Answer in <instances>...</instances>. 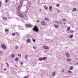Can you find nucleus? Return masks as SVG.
Wrapping results in <instances>:
<instances>
[{
  "label": "nucleus",
  "instance_id": "f257e3e1",
  "mask_svg": "<svg viewBox=\"0 0 78 78\" xmlns=\"http://www.w3.org/2000/svg\"><path fill=\"white\" fill-rule=\"evenodd\" d=\"M33 30L35 31L36 32H38L39 31V29L36 26H35Z\"/></svg>",
  "mask_w": 78,
  "mask_h": 78
},
{
  "label": "nucleus",
  "instance_id": "f03ea898",
  "mask_svg": "<svg viewBox=\"0 0 78 78\" xmlns=\"http://www.w3.org/2000/svg\"><path fill=\"white\" fill-rule=\"evenodd\" d=\"M1 47L4 50H6V49L7 48L6 46L4 44H2L1 45Z\"/></svg>",
  "mask_w": 78,
  "mask_h": 78
},
{
  "label": "nucleus",
  "instance_id": "7ed1b4c3",
  "mask_svg": "<svg viewBox=\"0 0 78 78\" xmlns=\"http://www.w3.org/2000/svg\"><path fill=\"white\" fill-rule=\"evenodd\" d=\"M65 55L68 58H69L70 57V54L69 52H66L65 53Z\"/></svg>",
  "mask_w": 78,
  "mask_h": 78
},
{
  "label": "nucleus",
  "instance_id": "20e7f679",
  "mask_svg": "<svg viewBox=\"0 0 78 78\" xmlns=\"http://www.w3.org/2000/svg\"><path fill=\"white\" fill-rule=\"evenodd\" d=\"M43 48L46 49V50H48L49 49V47L45 46H43Z\"/></svg>",
  "mask_w": 78,
  "mask_h": 78
},
{
  "label": "nucleus",
  "instance_id": "39448f33",
  "mask_svg": "<svg viewBox=\"0 0 78 78\" xmlns=\"http://www.w3.org/2000/svg\"><path fill=\"white\" fill-rule=\"evenodd\" d=\"M18 14L19 16L20 17H22V18L23 17V15L21 14V13L19 12H18Z\"/></svg>",
  "mask_w": 78,
  "mask_h": 78
},
{
  "label": "nucleus",
  "instance_id": "423d86ee",
  "mask_svg": "<svg viewBox=\"0 0 78 78\" xmlns=\"http://www.w3.org/2000/svg\"><path fill=\"white\" fill-rule=\"evenodd\" d=\"M54 27H55V28H57V29H58V28H59V26L56 24H54Z\"/></svg>",
  "mask_w": 78,
  "mask_h": 78
},
{
  "label": "nucleus",
  "instance_id": "0eeeda50",
  "mask_svg": "<svg viewBox=\"0 0 78 78\" xmlns=\"http://www.w3.org/2000/svg\"><path fill=\"white\" fill-rule=\"evenodd\" d=\"M26 27H28V28H31V25L27 24L26 25Z\"/></svg>",
  "mask_w": 78,
  "mask_h": 78
},
{
  "label": "nucleus",
  "instance_id": "6e6552de",
  "mask_svg": "<svg viewBox=\"0 0 78 78\" xmlns=\"http://www.w3.org/2000/svg\"><path fill=\"white\" fill-rule=\"evenodd\" d=\"M24 58L25 59H28V55H26L24 57Z\"/></svg>",
  "mask_w": 78,
  "mask_h": 78
},
{
  "label": "nucleus",
  "instance_id": "1a4fd4ad",
  "mask_svg": "<svg viewBox=\"0 0 78 78\" xmlns=\"http://www.w3.org/2000/svg\"><path fill=\"white\" fill-rule=\"evenodd\" d=\"M22 7V5H20L18 8V11H20V8Z\"/></svg>",
  "mask_w": 78,
  "mask_h": 78
},
{
  "label": "nucleus",
  "instance_id": "9d476101",
  "mask_svg": "<svg viewBox=\"0 0 78 78\" xmlns=\"http://www.w3.org/2000/svg\"><path fill=\"white\" fill-rule=\"evenodd\" d=\"M49 8V11H50V12H51V11H52V6H50Z\"/></svg>",
  "mask_w": 78,
  "mask_h": 78
},
{
  "label": "nucleus",
  "instance_id": "9b49d317",
  "mask_svg": "<svg viewBox=\"0 0 78 78\" xmlns=\"http://www.w3.org/2000/svg\"><path fill=\"white\" fill-rule=\"evenodd\" d=\"M55 23H60L61 24L62 23L60 21H55Z\"/></svg>",
  "mask_w": 78,
  "mask_h": 78
},
{
  "label": "nucleus",
  "instance_id": "f8f14e48",
  "mask_svg": "<svg viewBox=\"0 0 78 78\" xmlns=\"http://www.w3.org/2000/svg\"><path fill=\"white\" fill-rule=\"evenodd\" d=\"M66 61L68 62H70L71 61V59L69 58H66Z\"/></svg>",
  "mask_w": 78,
  "mask_h": 78
},
{
  "label": "nucleus",
  "instance_id": "ddd939ff",
  "mask_svg": "<svg viewBox=\"0 0 78 78\" xmlns=\"http://www.w3.org/2000/svg\"><path fill=\"white\" fill-rule=\"evenodd\" d=\"M30 6V4H29V5H28L27 6H26V8H27V9H29V7Z\"/></svg>",
  "mask_w": 78,
  "mask_h": 78
},
{
  "label": "nucleus",
  "instance_id": "4468645a",
  "mask_svg": "<svg viewBox=\"0 0 78 78\" xmlns=\"http://www.w3.org/2000/svg\"><path fill=\"white\" fill-rule=\"evenodd\" d=\"M55 75H56V72H54L52 73V76H55Z\"/></svg>",
  "mask_w": 78,
  "mask_h": 78
},
{
  "label": "nucleus",
  "instance_id": "2eb2a0df",
  "mask_svg": "<svg viewBox=\"0 0 78 78\" xmlns=\"http://www.w3.org/2000/svg\"><path fill=\"white\" fill-rule=\"evenodd\" d=\"M27 42L28 43H30L31 42V40L30 39H28L27 40Z\"/></svg>",
  "mask_w": 78,
  "mask_h": 78
},
{
  "label": "nucleus",
  "instance_id": "dca6fc26",
  "mask_svg": "<svg viewBox=\"0 0 78 78\" xmlns=\"http://www.w3.org/2000/svg\"><path fill=\"white\" fill-rule=\"evenodd\" d=\"M44 8L45 9H46V10H47L48 9V7L47 6L44 5Z\"/></svg>",
  "mask_w": 78,
  "mask_h": 78
},
{
  "label": "nucleus",
  "instance_id": "f3484780",
  "mask_svg": "<svg viewBox=\"0 0 78 78\" xmlns=\"http://www.w3.org/2000/svg\"><path fill=\"white\" fill-rule=\"evenodd\" d=\"M43 61H45L46 60V59H47V57H44L42 58Z\"/></svg>",
  "mask_w": 78,
  "mask_h": 78
},
{
  "label": "nucleus",
  "instance_id": "a211bd4d",
  "mask_svg": "<svg viewBox=\"0 0 78 78\" xmlns=\"http://www.w3.org/2000/svg\"><path fill=\"white\" fill-rule=\"evenodd\" d=\"M76 10V8H73V11L75 12Z\"/></svg>",
  "mask_w": 78,
  "mask_h": 78
},
{
  "label": "nucleus",
  "instance_id": "6ab92c4d",
  "mask_svg": "<svg viewBox=\"0 0 78 78\" xmlns=\"http://www.w3.org/2000/svg\"><path fill=\"white\" fill-rule=\"evenodd\" d=\"M15 56V55L14 54H12V55L11 56V58H13Z\"/></svg>",
  "mask_w": 78,
  "mask_h": 78
},
{
  "label": "nucleus",
  "instance_id": "aec40b11",
  "mask_svg": "<svg viewBox=\"0 0 78 78\" xmlns=\"http://www.w3.org/2000/svg\"><path fill=\"white\" fill-rule=\"evenodd\" d=\"M41 24L42 25H45V23H44V22H42L41 23Z\"/></svg>",
  "mask_w": 78,
  "mask_h": 78
},
{
  "label": "nucleus",
  "instance_id": "412c9836",
  "mask_svg": "<svg viewBox=\"0 0 78 78\" xmlns=\"http://www.w3.org/2000/svg\"><path fill=\"white\" fill-rule=\"evenodd\" d=\"M5 31L6 33H8V32H9V30L8 29H6Z\"/></svg>",
  "mask_w": 78,
  "mask_h": 78
},
{
  "label": "nucleus",
  "instance_id": "4be33fe9",
  "mask_svg": "<svg viewBox=\"0 0 78 78\" xmlns=\"http://www.w3.org/2000/svg\"><path fill=\"white\" fill-rule=\"evenodd\" d=\"M19 57L16 58L15 59V60L16 61H17L18 60H19Z\"/></svg>",
  "mask_w": 78,
  "mask_h": 78
},
{
  "label": "nucleus",
  "instance_id": "5701e85b",
  "mask_svg": "<svg viewBox=\"0 0 78 78\" xmlns=\"http://www.w3.org/2000/svg\"><path fill=\"white\" fill-rule=\"evenodd\" d=\"M70 30V27H68V28H67V30L68 31H69V30Z\"/></svg>",
  "mask_w": 78,
  "mask_h": 78
},
{
  "label": "nucleus",
  "instance_id": "b1692460",
  "mask_svg": "<svg viewBox=\"0 0 78 78\" xmlns=\"http://www.w3.org/2000/svg\"><path fill=\"white\" fill-rule=\"evenodd\" d=\"M67 72H68V73H72V71L70 70H69L67 71Z\"/></svg>",
  "mask_w": 78,
  "mask_h": 78
},
{
  "label": "nucleus",
  "instance_id": "393cba45",
  "mask_svg": "<svg viewBox=\"0 0 78 78\" xmlns=\"http://www.w3.org/2000/svg\"><path fill=\"white\" fill-rule=\"evenodd\" d=\"M6 64L7 65V67H8V68H9V64H8V63H6Z\"/></svg>",
  "mask_w": 78,
  "mask_h": 78
},
{
  "label": "nucleus",
  "instance_id": "a878e982",
  "mask_svg": "<svg viewBox=\"0 0 78 78\" xmlns=\"http://www.w3.org/2000/svg\"><path fill=\"white\" fill-rule=\"evenodd\" d=\"M39 61H42V60H43L42 58V57L40 58H39Z\"/></svg>",
  "mask_w": 78,
  "mask_h": 78
},
{
  "label": "nucleus",
  "instance_id": "bb28decb",
  "mask_svg": "<svg viewBox=\"0 0 78 78\" xmlns=\"http://www.w3.org/2000/svg\"><path fill=\"white\" fill-rule=\"evenodd\" d=\"M56 6L57 7H58V8H59V4H58L56 5Z\"/></svg>",
  "mask_w": 78,
  "mask_h": 78
},
{
  "label": "nucleus",
  "instance_id": "cd10ccee",
  "mask_svg": "<svg viewBox=\"0 0 78 78\" xmlns=\"http://www.w3.org/2000/svg\"><path fill=\"white\" fill-rule=\"evenodd\" d=\"M73 37V35H70L69 37L70 38H72V37Z\"/></svg>",
  "mask_w": 78,
  "mask_h": 78
},
{
  "label": "nucleus",
  "instance_id": "c85d7f7f",
  "mask_svg": "<svg viewBox=\"0 0 78 78\" xmlns=\"http://www.w3.org/2000/svg\"><path fill=\"white\" fill-rule=\"evenodd\" d=\"M70 32L71 33H73V30H70Z\"/></svg>",
  "mask_w": 78,
  "mask_h": 78
},
{
  "label": "nucleus",
  "instance_id": "c756f323",
  "mask_svg": "<svg viewBox=\"0 0 78 78\" xmlns=\"http://www.w3.org/2000/svg\"><path fill=\"white\" fill-rule=\"evenodd\" d=\"M32 41H33V42H36V40L35 39H32Z\"/></svg>",
  "mask_w": 78,
  "mask_h": 78
},
{
  "label": "nucleus",
  "instance_id": "7c9ffc66",
  "mask_svg": "<svg viewBox=\"0 0 78 78\" xmlns=\"http://www.w3.org/2000/svg\"><path fill=\"white\" fill-rule=\"evenodd\" d=\"M16 34L15 33H12V36H15V34Z\"/></svg>",
  "mask_w": 78,
  "mask_h": 78
},
{
  "label": "nucleus",
  "instance_id": "2f4dec72",
  "mask_svg": "<svg viewBox=\"0 0 78 78\" xmlns=\"http://www.w3.org/2000/svg\"><path fill=\"white\" fill-rule=\"evenodd\" d=\"M18 55L19 57H21V55L20 54H18Z\"/></svg>",
  "mask_w": 78,
  "mask_h": 78
},
{
  "label": "nucleus",
  "instance_id": "473e14b6",
  "mask_svg": "<svg viewBox=\"0 0 78 78\" xmlns=\"http://www.w3.org/2000/svg\"><path fill=\"white\" fill-rule=\"evenodd\" d=\"M69 69L70 70H72V69H73V66H72L71 67H70Z\"/></svg>",
  "mask_w": 78,
  "mask_h": 78
},
{
  "label": "nucleus",
  "instance_id": "72a5a7b5",
  "mask_svg": "<svg viewBox=\"0 0 78 78\" xmlns=\"http://www.w3.org/2000/svg\"><path fill=\"white\" fill-rule=\"evenodd\" d=\"M9 1V0H5V3H8V2Z\"/></svg>",
  "mask_w": 78,
  "mask_h": 78
},
{
  "label": "nucleus",
  "instance_id": "f704fd0d",
  "mask_svg": "<svg viewBox=\"0 0 78 78\" xmlns=\"http://www.w3.org/2000/svg\"><path fill=\"white\" fill-rule=\"evenodd\" d=\"M3 19L5 20H6V17H4Z\"/></svg>",
  "mask_w": 78,
  "mask_h": 78
},
{
  "label": "nucleus",
  "instance_id": "c9c22d12",
  "mask_svg": "<svg viewBox=\"0 0 78 78\" xmlns=\"http://www.w3.org/2000/svg\"><path fill=\"white\" fill-rule=\"evenodd\" d=\"M64 69H63L62 70V72H64Z\"/></svg>",
  "mask_w": 78,
  "mask_h": 78
},
{
  "label": "nucleus",
  "instance_id": "e433bc0d",
  "mask_svg": "<svg viewBox=\"0 0 78 78\" xmlns=\"http://www.w3.org/2000/svg\"><path fill=\"white\" fill-rule=\"evenodd\" d=\"M28 76H27L24 77V78H27L28 77Z\"/></svg>",
  "mask_w": 78,
  "mask_h": 78
},
{
  "label": "nucleus",
  "instance_id": "4c0bfd02",
  "mask_svg": "<svg viewBox=\"0 0 78 78\" xmlns=\"http://www.w3.org/2000/svg\"><path fill=\"white\" fill-rule=\"evenodd\" d=\"M45 20H49V19L48 18H45Z\"/></svg>",
  "mask_w": 78,
  "mask_h": 78
},
{
  "label": "nucleus",
  "instance_id": "58836bf2",
  "mask_svg": "<svg viewBox=\"0 0 78 78\" xmlns=\"http://www.w3.org/2000/svg\"><path fill=\"white\" fill-rule=\"evenodd\" d=\"M4 70L5 71H6V70H7V69H6V68H5L4 69Z\"/></svg>",
  "mask_w": 78,
  "mask_h": 78
},
{
  "label": "nucleus",
  "instance_id": "ea45409f",
  "mask_svg": "<svg viewBox=\"0 0 78 78\" xmlns=\"http://www.w3.org/2000/svg\"><path fill=\"white\" fill-rule=\"evenodd\" d=\"M33 48H34V49H36V47L35 46H34L33 47Z\"/></svg>",
  "mask_w": 78,
  "mask_h": 78
},
{
  "label": "nucleus",
  "instance_id": "a19ab883",
  "mask_svg": "<svg viewBox=\"0 0 78 78\" xmlns=\"http://www.w3.org/2000/svg\"><path fill=\"white\" fill-rule=\"evenodd\" d=\"M2 6V3H1V2L0 1V7Z\"/></svg>",
  "mask_w": 78,
  "mask_h": 78
},
{
  "label": "nucleus",
  "instance_id": "79ce46f5",
  "mask_svg": "<svg viewBox=\"0 0 78 78\" xmlns=\"http://www.w3.org/2000/svg\"><path fill=\"white\" fill-rule=\"evenodd\" d=\"M20 64H21V65H23V62H20Z\"/></svg>",
  "mask_w": 78,
  "mask_h": 78
},
{
  "label": "nucleus",
  "instance_id": "37998d69",
  "mask_svg": "<svg viewBox=\"0 0 78 78\" xmlns=\"http://www.w3.org/2000/svg\"><path fill=\"white\" fill-rule=\"evenodd\" d=\"M23 2L22 1L21 2H20L21 5H22V4H23Z\"/></svg>",
  "mask_w": 78,
  "mask_h": 78
},
{
  "label": "nucleus",
  "instance_id": "c03bdc74",
  "mask_svg": "<svg viewBox=\"0 0 78 78\" xmlns=\"http://www.w3.org/2000/svg\"><path fill=\"white\" fill-rule=\"evenodd\" d=\"M2 51H0V54H2Z\"/></svg>",
  "mask_w": 78,
  "mask_h": 78
},
{
  "label": "nucleus",
  "instance_id": "a18cd8bd",
  "mask_svg": "<svg viewBox=\"0 0 78 78\" xmlns=\"http://www.w3.org/2000/svg\"><path fill=\"white\" fill-rule=\"evenodd\" d=\"M16 48L18 49L19 48V47H18V46H16Z\"/></svg>",
  "mask_w": 78,
  "mask_h": 78
},
{
  "label": "nucleus",
  "instance_id": "49530a36",
  "mask_svg": "<svg viewBox=\"0 0 78 78\" xmlns=\"http://www.w3.org/2000/svg\"><path fill=\"white\" fill-rule=\"evenodd\" d=\"M66 20L65 19H63V21H65V20Z\"/></svg>",
  "mask_w": 78,
  "mask_h": 78
},
{
  "label": "nucleus",
  "instance_id": "de8ad7c7",
  "mask_svg": "<svg viewBox=\"0 0 78 78\" xmlns=\"http://www.w3.org/2000/svg\"><path fill=\"white\" fill-rule=\"evenodd\" d=\"M37 22H39V20H38L37 21Z\"/></svg>",
  "mask_w": 78,
  "mask_h": 78
},
{
  "label": "nucleus",
  "instance_id": "09e8293b",
  "mask_svg": "<svg viewBox=\"0 0 78 78\" xmlns=\"http://www.w3.org/2000/svg\"><path fill=\"white\" fill-rule=\"evenodd\" d=\"M76 64H77V65H78V62L76 63Z\"/></svg>",
  "mask_w": 78,
  "mask_h": 78
},
{
  "label": "nucleus",
  "instance_id": "8fccbe9b",
  "mask_svg": "<svg viewBox=\"0 0 78 78\" xmlns=\"http://www.w3.org/2000/svg\"><path fill=\"white\" fill-rule=\"evenodd\" d=\"M40 11H42V10L40 9Z\"/></svg>",
  "mask_w": 78,
  "mask_h": 78
},
{
  "label": "nucleus",
  "instance_id": "3c124183",
  "mask_svg": "<svg viewBox=\"0 0 78 78\" xmlns=\"http://www.w3.org/2000/svg\"><path fill=\"white\" fill-rule=\"evenodd\" d=\"M64 25H65L66 24V23H64Z\"/></svg>",
  "mask_w": 78,
  "mask_h": 78
},
{
  "label": "nucleus",
  "instance_id": "603ef678",
  "mask_svg": "<svg viewBox=\"0 0 78 78\" xmlns=\"http://www.w3.org/2000/svg\"><path fill=\"white\" fill-rule=\"evenodd\" d=\"M12 62V63H13V62Z\"/></svg>",
  "mask_w": 78,
  "mask_h": 78
}]
</instances>
